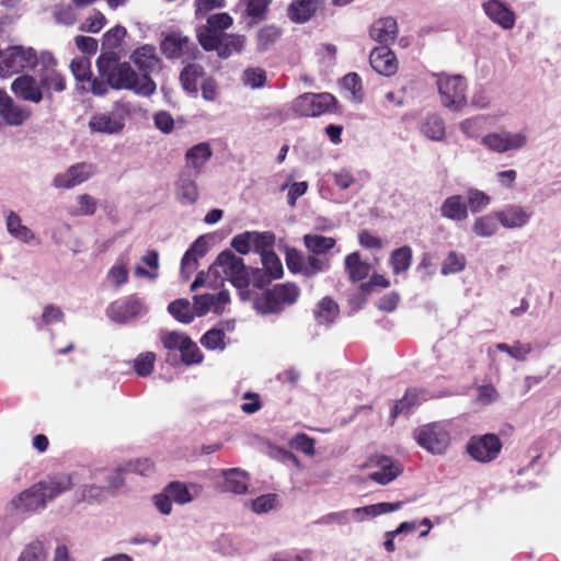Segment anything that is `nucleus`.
Returning <instances> with one entry per match:
<instances>
[{"label": "nucleus", "mask_w": 561, "mask_h": 561, "mask_svg": "<svg viewBox=\"0 0 561 561\" xmlns=\"http://www.w3.org/2000/svg\"><path fill=\"white\" fill-rule=\"evenodd\" d=\"M96 67L113 89L131 90L142 96H150L157 90L149 75L139 76L128 62H118L114 53L102 54L96 60Z\"/></svg>", "instance_id": "obj_1"}, {"label": "nucleus", "mask_w": 561, "mask_h": 561, "mask_svg": "<svg viewBox=\"0 0 561 561\" xmlns=\"http://www.w3.org/2000/svg\"><path fill=\"white\" fill-rule=\"evenodd\" d=\"M135 107L129 101L119 100L113 103L107 112L94 113L89 119V128L91 133L104 135L121 134L126 122L131 118Z\"/></svg>", "instance_id": "obj_2"}, {"label": "nucleus", "mask_w": 561, "mask_h": 561, "mask_svg": "<svg viewBox=\"0 0 561 561\" xmlns=\"http://www.w3.org/2000/svg\"><path fill=\"white\" fill-rule=\"evenodd\" d=\"M412 435L421 448L434 456L446 455L451 446L450 430L444 422L420 425Z\"/></svg>", "instance_id": "obj_3"}, {"label": "nucleus", "mask_w": 561, "mask_h": 561, "mask_svg": "<svg viewBox=\"0 0 561 561\" xmlns=\"http://www.w3.org/2000/svg\"><path fill=\"white\" fill-rule=\"evenodd\" d=\"M220 277L221 280L227 278L237 288H245L249 286L250 276L243 263V260L237 256L232 251H222L210 265L208 277Z\"/></svg>", "instance_id": "obj_4"}, {"label": "nucleus", "mask_w": 561, "mask_h": 561, "mask_svg": "<svg viewBox=\"0 0 561 561\" xmlns=\"http://www.w3.org/2000/svg\"><path fill=\"white\" fill-rule=\"evenodd\" d=\"M436 85L443 106L460 112L467 105V83L459 75H436Z\"/></svg>", "instance_id": "obj_5"}, {"label": "nucleus", "mask_w": 561, "mask_h": 561, "mask_svg": "<svg viewBox=\"0 0 561 561\" xmlns=\"http://www.w3.org/2000/svg\"><path fill=\"white\" fill-rule=\"evenodd\" d=\"M38 61L39 55L32 47H8L1 54L0 77L9 78L24 69H33Z\"/></svg>", "instance_id": "obj_6"}, {"label": "nucleus", "mask_w": 561, "mask_h": 561, "mask_svg": "<svg viewBox=\"0 0 561 561\" xmlns=\"http://www.w3.org/2000/svg\"><path fill=\"white\" fill-rule=\"evenodd\" d=\"M528 142L529 135L525 129L517 131H492L481 138L482 146H484L491 152L500 154L510 151H519L524 149Z\"/></svg>", "instance_id": "obj_7"}, {"label": "nucleus", "mask_w": 561, "mask_h": 561, "mask_svg": "<svg viewBox=\"0 0 561 561\" xmlns=\"http://www.w3.org/2000/svg\"><path fill=\"white\" fill-rule=\"evenodd\" d=\"M503 443L496 434L473 435L466 444V453L480 463H490L499 458Z\"/></svg>", "instance_id": "obj_8"}, {"label": "nucleus", "mask_w": 561, "mask_h": 561, "mask_svg": "<svg viewBox=\"0 0 561 561\" xmlns=\"http://www.w3.org/2000/svg\"><path fill=\"white\" fill-rule=\"evenodd\" d=\"M335 98L330 93H304L291 103V111L300 117H316L330 112Z\"/></svg>", "instance_id": "obj_9"}, {"label": "nucleus", "mask_w": 561, "mask_h": 561, "mask_svg": "<svg viewBox=\"0 0 561 561\" xmlns=\"http://www.w3.org/2000/svg\"><path fill=\"white\" fill-rule=\"evenodd\" d=\"M38 77L43 90L48 94L54 92H62L66 89L65 77L57 70V60L49 51L39 54Z\"/></svg>", "instance_id": "obj_10"}, {"label": "nucleus", "mask_w": 561, "mask_h": 561, "mask_svg": "<svg viewBox=\"0 0 561 561\" xmlns=\"http://www.w3.org/2000/svg\"><path fill=\"white\" fill-rule=\"evenodd\" d=\"M364 467H377L380 469L369 473L368 478L381 485L390 483L402 473V467L399 461L380 454L371 455Z\"/></svg>", "instance_id": "obj_11"}, {"label": "nucleus", "mask_w": 561, "mask_h": 561, "mask_svg": "<svg viewBox=\"0 0 561 561\" xmlns=\"http://www.w3.org/2000/svg\"><path fill=\"white\" fill-rule=\"evenodd\" d=\"M93 174V164L87 162L76 163L65 172L55 175L51 184L56 188H72L87 182Z\"/></svg>", "instance_id": "obj_12"}, {"label": "nucleus", "mask_w": 561, "mask_h": 561, "mask_svg": "<svg viewBox=\"0 0 561 561\" xmlns=\"http://www.w3.org/2000/svg\"><path fill=\"white\" fill-rule=\"evenodd\" d=\"M47 503L46 492L43 483H35L31 488L21 492L11 502L12 506L19 512H36L45 508Z\"/></svg>", "instance_id": "obj_13"}, {"label": "nucleus", "mask_w": 561, "mask_h": 561, "mask_svg": "<svg viewBox=\"0 0 561 561\" xmlns=\"http://www.w3.org/2000/svg\"><path fill=\"white\" fill-rule=\"evenodd\" d=\"M213 157V149L206 141L190 147L184 154L182 171L201 175Z\"/></svg>", "instance_id": "obj_14"}, {"label": "nucleus", "mask_w": 561, "mask_h": 561, "mask_svg": "<svg viewBox=\"0 0 561 561\" xmlns=\"http://www.w3.org/2000/svg\"><path fill=\"white\" fill-rule=\"evenodd\" d=\"M145 310L142 301L130 296L125 301H116L108 306L106 313L108 318L117 323H126L129 320L140 316Z\"/></svg>", "instance_id": "obj_15"}, {"label": "nucleus", "mask_w": 561, "mask_h": 561, "mask_svg": "<svg viewBox=\"0 0 561 561\" xmlns=\"http://www.w3.org/2000/svg\"><path fill=\"white\" fill-rule=\"evenodd\" d=\"M193 300L196 316L202 317L210 311L221 313L230 302V297L227 290H221L217 295L205 294L194 296Z\"/></svg>", "instance_id": "obj_16"}, {"label": "nucleus", "mask_w": 561, "mask_h": 561, "mask_svg": "<svg viewBox=\"0 0 561 561\" xmlns=\"http://www.w3.org/2000/svg\"><path fill=\"white\" fill-rule=\"evenodd\" d=\"M12 92L24 101L39 103L43 100V88L33 76L18 77L11 84Z\"/></svg>", "instance_id": "obj_17"}, {"label": "nucleus", "mask_w": 561, "mask_h": 561, "mask_svg": "<svg viewBox=\"0 0 561 561\" xmlns=\"http://www.w3.org/2000/svg\"><path fill=\"white\" fill-rule=\"evenodd\" d=\"M198 175L181 171L175 183L176 199L183 205H193L199 198Z\"/></svg>", "instance_id": "obj_18"}, {"label": "nucleus", "mask_w": 561, "mask_h": 561, "mask_svg": "<svg viewBox=\"0 0 561 561\" xmlns=\"http://www.w3.org/2000/svg\"><path fill=\"white\" fill-rule=\"evenodd\" d=\"M533 216L531 210L520 205H508L496 213L499 222L507 229L525 227Z\"/></svg>", "instance_id": "obj_19"}, {"label": "nucleus", "mask_w": 561, "mask_h": 561, "mask_svg": "<svg viewBox=\"0 0 561 561\" xmlns=\"http://www.w3.org/2000/svg\"><path fill=\"white\" fill-rule=\"evenodd\" d=\"M369 62L373 69L382 76L390 77L398 70L397 58L387 46L374 48L369 56Z\"/></svg>", "instance_id": "obj_20"}, {"label": "nucleus", "mask_w": 561, "mask_h": 561, "mask_svg": "<svg viewBox=\"0 0 561 561\" xmlns=\"http://www.w3.org/2000/svg\"><path fill=\"white\" fill-rule=\"evenodd\" d=\"M484 13L494 23L504 30H511L515 25V14L500 0H489L483 3Z\"/></svg>", "instance_id": "obj_21"}, {"label": "nucleus", "mask_w": 561, "mask_h": 561, "mask_svg": "<svg viewBox=\"0 0 561 561\" xmlns=\"http://www.w3.org/2000/svg\"><path fill=\"white\" fill-rule=\"evenodd\" d=\"M312 316L317 324L328 328L339 318L340 307L333 298L325 296L314 305Z\"/></svg>", "instance_id": "obj_22"}, {"label": "nucleus", "mask_w": 561, "mask_h": 561, "mask_svg": "<svg viewBox=\"0 0 561 561\" xmlns=\"http://www.w3.org/2000/svg\"><path fill=\"white\" fill-rule=\"evenodd\" d=\"M207 251V244L203 237L197 238L190 249L185 252L181 261V274L187 280L192 273L197 268L198 259L203 257Z\"/></svg>", "instance_id": "obj_23"}, {"label": "nucleus", "mask_w": 561, "mask_h": 561, "mask_svg": "<svg viewBox=\"0 0 561 561\" xmlns=\"http://www.w3.org/2000/svg\"><path fill=\"white\" fill-rule=\"evenodd\" d=\"M31 110L22 106L8 95L0 107V116L10 126H21L31 117Z\"/></svg>", "instance_id": "obj_24"}, {"label": "nucleus", "mask_w": 561, "mask_h": 561, "mask_svg": "<svg viewBox=\"0 0 561 561\" xmlns=\"http://www.w3.org/2000/svg\"><path fill=\"white\" fill-rule=\"evenodd\" d=\"M398 34L397 21L391 18H382L377 20L369 30L370 37L381 44L392 43Z\"/></svg>", "instance_id": "obj_25"}, {"label": "nucleus", "mask_w": 561, "mask_h": 561, "mask_svg": "<svg viewBox=\"0 0 561 561\" xmlns=\"http://www.w3.org/2000/svg\"><path fill=\"white\" fill-rule=\"evenodd\" d=\"M439 211L442 217L453 221H465L469 216L468 206L461 195L447 197L443 202Z\"/></svg>", "instance_id": "obj_26"}, {"label": "nucleus", "mask_w": 561, "mask_h": 561, "mask_svg": "<svg viewBox=\"0 0 561 561\" xmlns=\"http://www.w3.org/2000/svg\"><path fill=\"white\" fill-rule=\"evenodd\" d=\"M191 45L187 37L173 33L164 37L161 50L168 58H180L190 54Z\"/></svg>", "instance_id": "obj_27"}, {"label": "nucleus", "mask_w": 561, "mask_h": 561, "mask_svg": "<svg viewBox=\"0 0 561 561\" xmlns=\"http://www.w3.org/2000/svg\"><path fill=\"white\" fill-rule=\"evenodd\" d=\"M323 2L324 0H295L288 8V15L296 23H305L317 12Z\"/></svg>", "instance_id": "obj_28"}, {"label": "nucleus", "mask_w": 561, "mask_h": 561, "mask_svg": "<svg viewBox=\"0 0 561 561\" xmlns=\"http://www.w3.org/2000/svg\"><path fill=\"white\" fill-rule=\"evenodd\" d=\"M130 59L142 71V75H148L153 71L159 65V58L156 54V48L151 45H144L137 48Z\"/></svg>", "instance_id": "obj_29"}, {"label": "nucleus", "mask_w": 561, "mask_h": 561, "mask_svg": "<svg viewBox=\"0 0 561 561\" xmlns=\"http://www.w3.org/2000/svg\"><path fill=\"white\" fill-rule=\"evenodd\" d=\"M44 484L47 500H54L56 496L68 491L71 485V477L67 473H57L49 476L46 480L39 481Z\"/></svg>", "instance_id": "obj_30"}, {"label": "nucleus", "mask_w": 561, "mask_h": 561, "mask_svg": "<svg viewBox=\"0 0 561 561\" xmlns=\"http://www.w3.org/2000/svg\"><path fill=\"white\" fill-rule=\"evenodd\" d=\"M128 265V257L126 255H121L108 270L105 276V282H107L115 289H118L129 279Z\"/></svg>", "instance_id": "obj_31"}, {"label": "nucleus", "mask_w": 561, "mask_h": 561, "mask_svg": "<svg viewBox=\"0 0 561 561\" xmlns=\"http://www.w3.org/2000/svg\"><path fill=\"white\" fill-rule=\"evenodd\" d=\"M345 270L352 282H359L366 278L370 272V265L363 261L358 252L348 254L344 260Z\"/></svg>", "instance_id": "obj_32"}, {"label": "nucleus", "mask_w": 561, "mask_h": 561, "mask_svg": "<svg viewBox=\"0 0 561 561\" xmlns=\"http://www.w3.org/2000/svg\"><path fill=\"white\" fill-rule=\"evenodd\" d=\"M5 224L8 232L15 239L24 243H28L34 239V233L22 224V219L16 213L10 210L7 214Z\"/></svg>", "instance_id": "obj_33"}, {"label": "nucleus", "mask_w": 561, "mask_h": 561, "mask_svg": "<svg viewBox=\"0 0 561 561\" xmlns=\"http://www.w3.org/2000/svg\"><path fill=\"white\" fill-rule=\"evenodd\" d=\"M161 343L168 351H192L195 343L184 333L164 332L161 334Z\"/></svg>", "instance_id": "obj_34"}, {"label": "nucleus", "mask_w": 561, "mask_h": 561, "mask_svg": "<svg viewBox=\"0 0 561 561\" xmlns=\"http://www.w3.org/2000/svg\"><path fill=\"white\" fill-rule=\"evenodd\" d=\"M225 486L228 491L236 494H244L248 491V474L238 469L231 468L224 471Z\"/></svg>", "instance_id": "obj_35"}, {"label": "nucleus", "mask_w": 561, "mask_h": 561, "mask_svg": "<svg viewBox=\"0 0 561 561\" xmlns=\"http://www.w3.org/2000/svg\"><path fill=\"white\" fill-rule=\"evenodd\" d=\"M227 35L225 31L210 27V25L206 23L198 30L197 38L205 50H214Z\"/></svg>", "instance_id": "obj_36"}, {"label": "nucleus", "mask_w": 561, "mask_h": 561, "mask_svg": "<svg viewBox=\"0 0 561 561\" xmlns=\"http://www.w3.org/2000/svg\"><path fill=\"white\" fill-rule=\"evenodd\" d=\"M169 313L179 322L191 323L196 313L194 305L192 306L187 299H176L168 306Z\"/></svg>", "instance_id": "obj_37"}, {"label": "nucleus", "mask_w": 561, "mask_h": 561, "mask_svg": "<svg viewBox=\"0 0 561 561\" xmlns=\"http://www.w3.org/2000/svg\"><path fill=\"white\" fill-rule=\"evenodd\" d=\"M304 243L309 252L320 255L334 248L336 241L331 237L308 233L304 237Z\"/></svg>", "instance_id": "obj_38"}, {"label": "nucleus", "mask_w": 561, "mask_h": 561, "mask_svg": "<svg viewBox=\"0 0 561 561\" xmlns=\"http://www.w3.org/2000/svg\"><path fill=\"white\" fill-rule=\"evenodd\" d=\"M422 133L431 140L442 141L445 138V123L437 115H428L421 126Z\"/></svg>", "instance_id": "obj_39"}, {"label": "nucleus", "mask_w": 561, "mask_h": 561, "mask_svg": "<svg viewBox=\"0 0 561 561\" xmlns=\"http://www.w3.org/2000/svg\"><path fill=\"white\" fill-rule=\"evenodd\" d=\"M254 307L261 314L279 313L284 310L279 300L274 296L273 289H270L257 297L254 302Z\"/></svg>", "instance_id": "obj_40"}, {"label": "nucleus", "mask_w": 561, "mask_h": 561, "mask_svg": "<svg viewBox=\"0 0 561 561\" xmlns=\"http://www.w3.org/2000/svg\"><path fill=\"white\" fill-rule=\"evenodd\" d=\"M272 289L284 308L297 302L300 296V289L294 283L277 284Z\"/></svg>", "instance_id": "obj_41"}, {"label": "nucleus", "mask_w": 561, "mask_h": 561, "mask_svg": "<svg viewBox=\"0 0 561 561\" xmlns=\"http://www.w3.org/2000/svg\"><path fill=\"white\" fill-rule=\"evenodd\" d=\"M412 263V250L410 247L404 245L391 253L390 265L394 274L405 273Z\"/></svg>", "instance_id": "obj_42"}, {"label": "nucleus", "mask_w": 561, "mask_h": 561, "mask_svg": "<svg viewBox=\"0 0 561 561\" xmlns=\"http://www.w3.org/2000/svg\"><path fill=\"white\" fill-rule=\"evenodd\" d=\"M244 37L241 35L228 34L224 41L220 42L217 48V55L221 58H228L232 54H238L243 49Z\"/></svg>", "instance_id": "obj_43"}, {"label": "nucleus", "mask_w": 561, "mask_h": 561, "mask_svg": "<svg viewBox=\"0 0 561 561\" xmlns=\"http://www.w3.org/2000/svg\"><path fill=\"white\" fill-rule=\"evenodd\" d=\"M497 221L496 214L477 217L472 225V231L480 238L491 237L497 231Z\"/></svg>", "instance_id": "obj_44"}, {"label": "nucleus", "mask_w": 561, "mask_h": 561, "mask_svg": "<svg viewBox=\"0 0 561 561\" xmlns=\"http://www.w3.org/2000/svg\"><path fill=\"white\" fill-rule=\"evenodd\" d=\"M204 76V69L196 64L187 65L181 72L180 80L184 90L188 92L197 91V82Z\"/></svg>", "instance_id": "obj_45"}, {"label": "nucleus", "mask_w": 561, "mask_h": 561, "mask_svg": "<svg viewBox=\"0 0 561 561\" xmlns=\"http://www.w3.org/2000/svg\"><path fill=\"white\" fill-rule=\"evenodd\" d=\"M419 403L415 390H407L402 399L398 400L390 412V419L394 421L401 414H409L411 409Z\"/></svg>", "instance_id": "obj_46"}, {"label": "nucleus", "mask_w": 561, "mask_h": 561, "mask_svg": "<svg viewBox=\"0 0 561 561\" xmlns=\"http://www.w3.org/2000/svg\"><path fill=\"white\" fill-rule=\"evenodd\" d=\"M467 206L471 213H481L491 204V196L478 188H470L467 192Z\"/></svg>", "instance_id": "obj_47"}, {"label": "nucleus", "mask_w": 561, "mask_h": 561, "mask_svg": "<svg viewBox=\"0 0 561 561\" xmlns=\"http://www.w3.org/2000/svg\"><path fill=\"white\" fill-rule=\"evenodd\" d=\"M485 119L486 116L484 115L466 118L459 123V129L467 138L477 139L483 131V123Z\"/></svg>", "instance_id": "obj_48"}, {"label": "nucleus", "mask_w": 561, "mask_h": 561, "mask_svg": "<svg viewBox=\"0 0 561 561\" xmlns=\"http://www.w3.org/2000/svg\"><path fill=\"white\" fill-rule=\"evenodd\" d=\"M65 321V312L62 309L54 304H47L44 306L42 314L38 319L37 327H48L56 323H62Z\"/></svg>", "instance_id": "obj_49"}, {"label": "nucleus", "mask_w": 561, "mask_h": 561, "mask_svg": "<svg viewBox=\"0 0 561 561\" xmlns=\"http://www.w3.org/2000/svg\"><path fill=\"white\" fill-rule=\"evenodd\" d=\"M304 265L300 266V274L312 277L317 274L327 271L330 267V262L327 259H320L316 255L305 256Z\"/></svg>", "instance_id": "obj_50"}, {"label": "nucleus", "mask_w": 561, "mask_h": 561, "mask_svg": "<svg viewBox=\"0 0 561 561\" xmlns=\"http://www.w3.org/2000/svg\"><path fill=\"white\" fill-rule=\"evenodd\" d=\"M98 202L89 194H81L77 198V206L70 209L72 216H91L96 211Z\"/></svg>", "instance_id": "obj_51"}, {"label": "nucleus", "mask_w": 561, "mask_h": 561, "mask_svg": "<svg viewBox=\"0 0 561 561\" xmlns=\"http://www.w3.org/2000/svg\"><path fill=\"white\" fill-rule=\"evenodd\" d=\"M70 70L78 81H90L92 77L91 62L87 57L73 58L70 62Z\"/></svg>", "instance_id": "obj_52"}, {"label": "nucleus", "mask_w": 561, "mask_h": 561, "mask_svg": "<svg viewBox=\"0 0 561 561\" xmlns=\"http://www.w3.org/2000/svg\"><path fill=\"white\" fill-rule=\"evenodd\" d=\"M466 266V257L455 251H450L442 265V274H455L463 271Z\"/></svg>", "instance_id": "obj_53"}, {"label": "nucleus", "mask_w": 561, "mask_h": 561, "mask_svg": "<svg viewBox=\"0 0 561 561\" xmlns=\"http://www.w3.org/2000/svg\"><path fill=\"white\" fill-rule=\"evenodd\" d=\"M172 501L178 504H186L193 500L186 485L179 481L170 482L165 488Z\"/></svg>", "instance_id": "obj_54"}, {"label": "nucleus", "mask_w": 561, "mask_h": 561, "mask_svg": "<svg viewBox=\"0 0 561 561\" xmlns=\"http://www.w3.org/2000/svg\"><path fill=\"white\" fill-rule=\"evenodd\" d=\"M126 34H127V31L122 25H116V26L112 27L103 35V41H102L103 48L110 49V50L117 48L121 45L124 37L126 36Z\"/></svg>", "instance_id": "obj_55"}, {"label": "nucleus", "mask_w": 561, "mask_h": 561, "mask_svg": "<svg viewBox=\"0 0 561 561\" xmlns=\"http://www.w3.org/2000/svg\"><path fill=\"white\" fill-rule=\"evenodd\" d=\"M251 232V244H252V251L260 252L261 256L264 252H270V248L274 243V236L270 232H257V231H250Z\"/></svg>", "instance_id": "obj_56"}, {"label": "nucleus", "mask_w": 561, "mask_h": 561, "mask_svg": "<svg viewBox=\"0 0 561 561\" xmlns=\"http://www.w3.org/2000/svg\"><path fill=\"white\" fill-rule=\"evenodd\" d=\"M46 554L43 542L39 540L32 541L21 552L18 561H45Z\"/></svg>", "instance_id": "obj_57"}, {"label": "nucleus", "mask_w": 561, "mask_h": 561, "mask_svg": "<svg viewBox=\"0 0 561 561\" xmlns=\"http://www.w3.org/2000/svg\"><path fill=\"white\" fill-rule=\"evenodd\" d=\"M262 264L266 273L273 278H279L283 275V265L278 256L273 252H264L261 256Z\"/></svg>", "instance_id": "obj_58"}, {"label": "nucleus", "mask_w": 561, "mask_h": 561, "mask_svg": "<svg viewBox=\"0 0 561 561\" xmlns=\"http://www.w3.org/2000/svg\"><path fill=\"white\" fill-rule=\"evenodd\" d=\"M156 362L154 353H139L134 359V369L141 377L149 376Z\"/></svg>", "instance_id": "obj_59"}, {"label": "nucleus", "mask_w": 561, "mask_h": 561, "mask_svg": "<svg viewBox=\"0 0 561 561\" xmlns=\"http://www.w3.org/2000/svg\"><path fill=\"white\" fill-rule=\"evenodd\" d=\"M242 81L252 89H259L265 84L266 73L261 68H248L242 73Z\"/></svg>", "instance_id": "obj_60"}, {"label": "nucleus", "mask_w": 561, "mask_h": 561, "mask_svg": "<svg viewBox=\"0 0 561 561\" xmlns=\"http://www.w3.org/2000/svg\"><path fill=\"white\" fill-rule=\"evenodd\" d=\"M225 332L220 329H211L206 332L202 337V344L208 350H222L226 347Z\"/></svg>", "instance_id": "obj_61"}, {"label": "nucleus", "mask_w": 561, "mask_h": 561, "mask_svg": "<svg viewBox=\"0 0 561 561\" xmlns=\"http://www.w3.org/2000/svg\"><path fill=\"white\" fill-rule=\"evenodd\" d=\"M280 36L278 27L268 25L262 27L257 33V46L260 49L265 50L274 44Z\"/></svg>", "instance_id": "obj_62"}, {"label": "nucleus", "mask_w": 561, "mask_h": 561, "mask_svg": "<svg viewBox=\"0 0 561 561\" xmlns=\"http://www.w3.org/2000/svg\"><path fill=\"white\" fill-rule=\"evenodd\" d=\"M106 24V18L101 11L94 10L81 24L80 30L88 33H99Z\"/></svg>", "instance_id": "obj_63"}, {"label": "nucleus", "mask_w": 561, "mask_h": 561, "mask_svg": "<svg viewBox=\"0 0 561 561\" xmlns=\"http://www.w3.org/2000/svg\"><path fill=\"white\" fill-rule=\"evenodd\" d=\"M277 495L274 493L263 494L251 501V508L256 514L267 513L276 506Z\"/></svg>", "instance_id": "obj_64"}]
</instances>
